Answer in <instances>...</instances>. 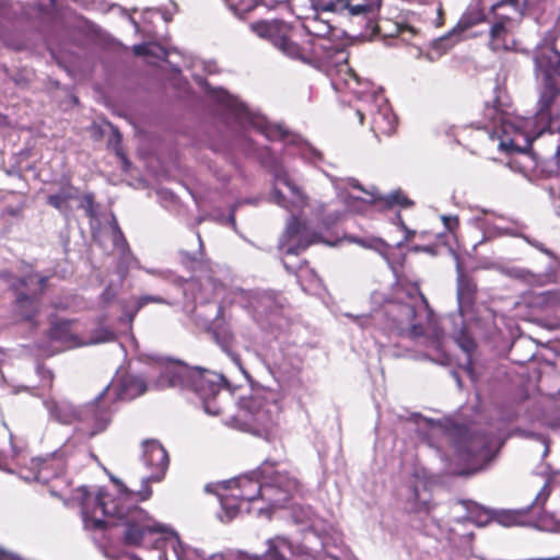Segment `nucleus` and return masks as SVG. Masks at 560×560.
<instances>
[{
  "label": "nucleus",
  "instance_id": "f257e3e1",
  "mask_svg": "<svg viewBox=\"0 0 560 560\" xmlns=\"http://www.w3.org/2000/svg\"><path fill=\"white\" fill-rule=\"evenodd\" d=\"M118 486V494L105 491L92 494L86 487L74 490L72 499L81 506L84 528L92 532H104L107 527H120L121 537L127 546L154 547L159 550V539L173 538L179 542L178 535L166 525L155 522L150 515L137 506L133 500L139 498L137 492L129 491L117 479L112 478Z\"/></svg>",
  "mask_w": 560,
  "mask_h": 560
},
{
  "label": "nucleus",
  "instance_id": "f03ea898",
  "mask_svg": "<svg viewBox=\"0 0 560 560\" xmlns=\"http://www.w3.org/2000/svg\"><path fill=\"white\" fill-rule=\"evenodd\" d=\"M249 28L285 57L324 71L331 80L339 75L342 67H349L347 52L326 37L330 26L325 22L308 21L305 25L308 36L302 42L298 40V30L279 20L255 22Z\"/></svg>",
  "mask_w": 560,
  "mask_h": 560
},
{
  "label": "nucleus",
  "instance_id": "7ed1b4c3",
  "mask_svg": "<svg viewBox=\"0 0 560 560\" xmlns=\"http://www.w3.org/2000/svg\"><path fill=\"white\" fill-rule=\"evenodd\" d=\"M158 371V378L149 385L138 375L120 376L98 395L97 401H103L104 397L112 394H115L118 399L130 400L144 394L149 388L179 387L194 390L208 415L217 416L222 411L221 388L224 381L222 375L208 370L189 368L179 362L160 364Z\"/></svg>",
  "mask_w": 560,
  "mask_h": 560
},
{
  "label": "nucleus",
  "instance_id": "20e7f679",
  "mask_svg": "<svg viewBox=\"0 0 560 560\" xmlns=\"http://www.w3.org/2000/svg\"><path fill=\"white\" fill-rule=\"evenodd\" d=\"M271 465L264 463L255 470L215 486L222 522L232 521L245 503L261 500L271 508H281L300 491V482L295 477L280 471L271 474Z\"/></svg>",
  "mask_w": 560,
  "mask_h": 560
},
{
  "label": "nucleus",
  "instance_id": "39448f33",
  "mask_svg": "<svg viewBox=\"0 0 560 560\" xmlns=\"http://www.w3.org/2000/svg\"><path fill=\"white\" fill-rule=\"evenodd\" d=\"M536 74L541 78L545 91L539 100V110L535 117H500L501 136L499 147L506 152H526L533 141L551 132L547 122L548 108L556 94L553 80L560 74V52L553 47H542L535 55Z\"/></svg>",
  "mask_w": 560,
  "mask_h": 560
},
{
  "label": "nucleus",
  "instance_id": "423d86ee",
  "mask_svg": "<svg viewBox=\"0 0 560 560\" xmlns=\"http://www.w3.org/2000/svg\"><path fill=\"white\" fill-rule=\"evenodd\" d=\"M417 432L431 444L445 436L453 444L458 458L470 466H481L490 462L499 447V438L472 431L457 424L451 418L433 420L419 413L410 417Z\"/></svg>",
  "mask_w": 560,
  "mask_h": 560
},
{
  "label": "nucleus",
  "instance_id": "0eeeda50",
  "mask_svg": "<svg viewBox=\"0 0 560 560\" xmlns=\"http://www.w3.org/2000/svg\"><path fill=\"white\" fill-rule=\"evenodd\" d=\"M332 88L338 93L355 96L359 122L362 125L369 118L371 130L377 138L395 132L396 116L382 90L376 89L370 81L361 80L349 67H342L339 75L332 79Z\"/></svg>",
  "mask_w": 560,
  "mask_h": 560
},
{
  "label": "nucleus",
  "instance_id": "6e6552de",
  "mask_svg": "<svg viewBox=\"0 0 560 560\" xmlns=\"http://www.w3.org/2000/svg\"><path fill=\"white\" fill-rule=\"evenodd\" d=\"M272 175L271 201L292 213L280 240V248L288 255H298L317 240V234L296 217L310 205L304 192L293 183L282 165H275Z\"/></svg>",
  "mask_w": 560,
  "mask_h": 560
},
{
  "label": "nucleus",
  "instance_id": "1a4fd4ad",
  "mask_svg": "<svg viewBox=\"0 0 560 560\" xmlns=\"http://www.w3.org/2000/svg\"><path fill=\"white\" fill-rule=\"evenodd\" d=\"M196 82L205 89L206 94L224 108H226L243 128H252L269 140H283L293 148L288 149L290 154H299L303 160L315 162L322 159L320 152L312 148L296 136H291L280 125L270 124L264 116L250 112L241 101L230 95L225 90L214 89L199 75Z\"/></svg>",
  "mask_w": 560,
  "mask_h": 560
},
{
  "label": "nucleus",
  "instance_id": "9d476101",
  "mask_svg": "<svg viewBox=\"0 0 560 560\" xmlns=\"http://www.w3.org/2000/svg\"><path fill=\"white\" fill-rule=\"evenodd\" d=\"M408 299V302H386L383 314L387 317V329L411 338L425 336L432 345H438L442 330L427 300L418 292L409 294Z\"/></svg>",
  "mask_w": 560,
  "mask_h": 560
},
{
  "label": "nucleus",
  "instance_id": "9b49d317",
  "mask_svg": "<svg viewBox=\"0 0 560 560\" xmlns=\"http://www.w3.org/2000/svg\"><path fill=\"white\" fill-rule=\"evenodd\" d=\"M332 184L337 191L338 199L345 205L343 209H331L332 205L323 202H315L311 206L314 208V213L322 218L324 224L327 226L335 224L345 210L360 212L363 210L365 203L383 201L384 205L388 207L395 205L409 207L412 205V202L399 191L388 194L385 197L376 196L374 191L365 190L354 178H336L332 179Z\"/></svg>",
  "mask_w": 560,
  "mask_h": 560
},
{
  "label": "nucleus",
  "instance_id": "f8f14e48",
  "mask_svg": "<svg viewBox=\"0 0 560 560\" xmlns=\"http://www.w3.org/2000/svg\"><path fill=\"white\" fill-rule=\"evenodd\" d=\"M281 405L272 392L255 393L242 400L230 424L265 440H270L280 421Z\"/></svg>",
  "mask_w": 560,
  "mask_h": 560
},
{
  "label": "nucleus",
  "instance_id": "ddd939ff",
  "mask_svg": "<svg viewBox=\"0 0 560 560\" xmlns=\"http://www.w3.org/2000/svg\"><path fill=\"white\" fill-rule=\"evenodd\" d=\"M457 269V303L458 312L463 318L462 327L454 331V338L462 350L467 354V363L470 364V355L475 350L476 343L468 335L466 322L475 319V296L477 285L471 278L464 273L458 258L456 257Z\"/></svg>",
  "mask_w": 560,
  "mask_h": 560
},
{
  "label": "nucleus",
  "instance_id": "4468645a",
  "mask_svg": "<svg viewBox=\"0 0 560 560\" xmlns=\"http://www.w3.org/2000/svg\"><path fill=\"white\" fill-rule=\"evenodd\" d=\"M43 404L50 418L62 424L72 423L78 419L93 421L96 429L91 432L92 435L103 431L110 420L109 410L100 404L97 399L80 411L70 402L66 400H57L52 397L44 399Z\"/></svg>",
  "mask_w": 560,
  "mask_h": 560
},
{
  "label": "nucleus",
  "instance_id": "2eb2a0df",
  "mask_svg": "<svg viewBox=\"0 0 560 560\" xmlns=\"http://www.w3.org/2000/svg\"><path fill=\"white\" fill-rule=\"evenodd\" d=\"M143 462L147 467L154 470L141 480V488L137 490V497L140 501L148 500L152 490L150 482H159L163 479L168 467V455L165 448L155 440L145 441L143 443Z\"/></svg>",
  "mask_w": 560,
  "mask_h": 560
},
{
  "label": "nucleus",
  "instance_id": "dca6fc26",
  "mask_svg": "<svg viewBox=\"0 0 560 560\" xmlns=\"http://www.w3.org/2000/svg\"><path fill=\"white\" fill-rule=\"evenodd\" d=\"M267 549L258 560H320L310 548L294 546L288 537L277 535L266 541Z\"/></svg>",
  "mask_w": 560,
  "mask_h": 560
},
{
  "label": "nucleus",
  "instance_id": "f3484780",
  "mask_svg": "<svg viewBox=\"0 0 560 560\" xmlns=\"http://www.w3.org/2000/svg\"><path fill=\"white\" fill-rule=\"evenodd\" d=\"M477 214L474 217V222L476 223L477 228L480 229L483 233V240L480 242L482 243L485 240H489L497 236H514V237H522L524 238L529 245L537 248L541 253L553 257V253L546 248L542 243L532 240L528 236L521 233L520 228H509V226H502L498 225L494 222H492L489 218V215L492 213L490 210L483 209V208H476Z\"/></svg>",
  "mask_w": 560,
  "mask_h": 560
},
{
  "label": "nucleus",
  "instance_id": "a211bd4d",
  "mask_svg": "<svg viewBox=\"0 0 560 560\" xmlns=\"http://www.w3.org/2000/svg\"><path fill=\"white\" fill-rule=\"evenodd\" d=\"M319 7L324 11L348 14L350 16H362L369 23L373 22L380 9L378 0H319Z\"/></svg>",
  "mask_w": 560,
  "mask_h": 560
},
{
  "label": "nucleus",
  "instance_id": "6ab92c4d",
  "mask_svg": "<svg viewBox=\"0 0 560 560\" xmlns=\"http://www.w3.org/2000/svg\"><path fill=\"white\" fill-rule=\"evenodd\" d=\"M46 281V277H40L37 275H28L24 279L20 280L21 287H25L27 291L32 293V295H28L25 292H20L16 299L19 313L24 319L31 320L35 315V296L37 293H42L44 291Z\"/></svg>",
  "mask_w": 560,
  "mask_h": 560
},
{
  "label": "nucleus",
  "instance_id": "aec40b11",
  "mask_svg": "<svg viewBox=\"0 0 560 560\" xmlns=\"http://www.w3.org/2000/svg\"><path fill=\"white\" fill-rule=\"evenodd\" d=\"M73 323L70 320L56 322L49 330L52 352L79 347L84 342L79 341Z\"/></svg>",
  "mask_w": 560,
  "mask_h": 560
},
{
  "label": "nucleus",
  "instance_id": "412c9836",
  "mask_svg": "<svg viewBox=\"0 0 560 560\" xmlns=\"http://www.w3.org/2000/svg\"><path fill=\"white\" fill-rule=\"evenodd\" d=\"M65 462L61 457L52 455L48 458H33L31 469L34 470L33 479L43 483L65 472Z\"/></svg>",
  "mask_w": 560,
  "mask_h": 560
},
{
  "label": "nucleus",
  "instance_id": "4be33fe9",
  "mask_svg": "<svg viewBox=\"0 0 560 560\" xmlns=\"http://www.w3.org/2000/svg\"><path fill=\"white\" fill-rule=\"evenodd\" d=\"M512 20L509 18L499 19L490 30L489 46L492 50L511 49L514 42L511 38Z\"/></svg>",
  "mask_w": 560,
  "mask_h": 560
},
{
  "label": "nucleus",
  "instance_id": "5701e85b",
  "mask_svg": "<svg viewBox=\"0 0 560 560\" xmlns=\"http://www.w3.org/2000/svg\"><path fill=\"white\" fill-rule=\"evenodd\" d=\"M480 19L471 18L469 15H464L458 23L444 36L438 38L434 42V47L439 50H447L454 44H456L460 39V35L475 25Z\"/></svg>",
  "mask_w": 560,
  "mask_h": 560
},
{
  "label": "nucleus",
  "instance_id": "b1692460",
  "mask_svg": "<svg viewBox=\"0 0 560 560\" xmlns=\"http://www.w3.org/2000/svg\"><path fill=\"white\" fill-rule=\"evenodd\" d=\"M114 243H115V246L120 248V250H121V257H120V262H119L118 268H119L120 272L122 275H125L129 268H132L137 264V260L131 255L129 247L127 245V242L124 238V236L117 225L115 226Z\"/></svg>",
  "mask_w": 560,
  "mask_h": 560
},
{
  "label": "nucleus",
  "instance_id": "393cba45",
  "mask_svg": "<svg viewBox=\"0 0 560 560\" xmlns=\"http://www.w3.org/2000/svg\"><path fill=\"white\" fill-rule=\"evenodd\" d=\"M149 303H158V304H167V301L160 295H142L135 301V305L132 307L126 306L124 308V314L121 316V320L126 322L130 325L136 317L137 313L148 305Z\"/></svg>",
  "mask_w": 560,
  "mask_h": 560
},
{
  "label": "nucleus",
  "instance_id": "a878e982",
  "mask_svg": "<svg viewBox=\"0 0 560 560\" xmlns=\"http://www.w3.org/2000/svg\"><path fill=\"white\" fill-rule=\"evenodd\" d=\"M291 516L296 524L305 525L310 528H315L318 523V517L310 506L294 505Z\"/></svg>",
  "mask_w": 560,
  "mask_h": 560
},
{
  "label": "nucleus",
  "instance_id": "bb28decb",
  "mask_svg": "<svg viewBox=\"0 0 560 560\" xmlns=\"http://www.w3.org/2000/svg\"><path fill=\"white\" fill-rule=\"evenodd\" d=\"M132 49L136 56L152 57L155 59H164L167 56L165 48L156 43L135 45Z\"/></svg>",
  "mask_w": 560,
  "mask_h": 560
},
{
  "label": "nucleus",
  "instance_id": "cd10ccee",
  "mask_svg": "<svg viewBox=\"0 0 560 560\" xmlns=\"http://www.w3.org/2000/svg\"><path fill=\"white\" fill-rule=\"evenodd\" d=\"M74 197V191L71 188L62 189L61 191L49 195L47 198L48 205L56 208L59 211H66L68 209V202Z\"/></svg>",
  "mask_w": 560,
  "mask_h": 560
},
{
  "label": "nucleus",
  "instance_id": "c85d7f7f",
  "mask_svg": "<svg viewBox=\"0 0 560 560\" xmlns=\"http://www.w3.org/2000/svg\"><path fill=\"white\" fill-rule=\"evenodd\" d=\"M229 8L237 15L252 11L259 0H224Z\"/></svg>",
  "mask_w": 560,
  "mask_h": 560
},
{
  "label": "nucleus",
  "instance_id": "c756f323",
  "mask_svg": "<svg viewBox=\"0 0 560 560\" xmlns=\"http://www.w3.org/2000/svg\"><path fill=\"white\" fill-rule=\"evenodd\" d=\"M380 313L376 314H361L354 315L351 313H345L343 316L350 318L354 324H357L362 329H365L373 325L376 320H378Z\"/></svg>",
  "mask_w": 560,
  "mask_h": 560
},
{
  "label": "nucleus",
  "instance_id": "7c9ffc66",
  "mask_svg": "<svg viewBox=\"0 0 560 560\" xmlns=\"http://www.w3.org/2000/svg\"><path fill=\"white\" fill-rule=\"evenodd\" d=\"M115 336H116L115 332L113 330H110L109 328L100 327L94 330L90 340L84 342V345L109 342L115 339Z\"/></svg>",
  "mask_w": 560,
  "mask_h": 560
},
{
  "label": "nucleus",
  "instance_id": "2f4dec72",
  "mask_svg": "<svg viewBox=\"0 0 560 560\" xmlns=\"http://www.w3.org/2000/svg\"><path fill=\"white\" fill-rule=\"evenodd\" d=\"M215 339H217L218 343L220 345V347L222 348V350L224 352H226V354L229 357H231L233 362H235L236 364H240L238 355L231 350L232 336L228 332H224L222 336L220 332H215Z\"/></svg>",
  "mask_w": 560,
  "mask_h": 560
},
{
  "label": "nucleus",
  "instance_id": "473e14b6",
  "mask_svg": "<svg viewBox=\"0 0 560 560\" xmlns=\"http://www.w3.org/2000/svg\"><path fill=\"white\" fill-rule=\"evenodd\" d=\"M493 521L504 527H511L518 523V515L512 511H501L493 516Z\"/></svg>",
  "mask_w": 560,
  "mask_h": 560
},
{
  "label": "nucleus",
  "instance_id": "72a5a7b5",
  "mask_svg": "<svg viewBox=\"0 0 560 560\" xmlns=\"http://www.w3.org/2000/svg\"><path fill=\"white\" fill-rule=\"evenodd\" d=\"M541 298H542V303L546 306L553 307V306L560 305V292L559 291H547V292L542 293Z\"/></svg>",
  "mask_w": 560,
  "mask_h": 560
},
{
  "label": "nucleus",
  "instance_id": "f704fd0d",
  "mask_svg": "<svg viewBox=\"0 0 560 560\" xmlns=\"http://www.w3.org/2000/svg\"><path fill=\"white\" fill-rule=\"evenodd\" d=\"M441 219L445 229L454 236V232L458 228V218L456 215H442Z\"/></svg>",
  "mask_w": 560,
  "mask_h": 560
},
{
  "label": "nucleus",
  "instance_id": "c9c22d12",
  "mask_svg": "<svg viewBox=\"0 0 560 560\" xmlns=\"http://www.w3.org/2000/svg\"><path fill=\"white\" fill-rule=\"evenodd\" d=\"M351 241L354 242V243L360 244L363 247L376 248L377 250H381V248L384 246V243L382 241H380V240H374V241H371V242L368 243V242H365L363 240H359L357 237H352Z\"/></svg>",
  "mask_w": 560,
  "mask_h": 560
},
{
  "label": "nucleus",
  "instance_id": "e433bc0d",
  "mask_svg": "<svg viewBox=\"0 0 560 560\" xmlns=\"http://www.w3.org/2000/svg\"><path fill=\"white\" fill-rule=\"evenodd\" d=\"M83 207H84L88 215H90V217L96 215V210L94 209V201H93L92 195L89 194L84 197Z\"/></svg>",
  "mask_w": 560,
  "mask_h": 560
},
{
  "label": "nucleus",
  "instance_id": "4c0bfd02",
  "mask_svg": "<svg viewBox=\"0 0 560 560\" xmlns=\"http://www.w3.org/2000/svg\"><path fill=\"white\" fill-rule=\"evenodd\" d=\"M548 483L546 482L539 493L536 495L535 504L540 505L547 500L549 491L547 490Z\"/></svg>",
  "mask_w": 560,
  "mask_h": 560
},
{
  "label": "nucleus",
  "instance_id": "58836bf2",
  "mask_svg": "<svg viewBox=\"0 0 560 560\" xmlns=\"http://www.w3.org/2000/svg\"><path fill=\"white\" fill-rule=\"evenodd\" d=\"M197 238H198L199 249H201L202 248V241H201V237H200L199 234H197ZM185 255L187 256L188 260H190L191 262H196V261H198V257L197 256L201 257L202 253H201V250H199V253L194 255V256H191L189 254H186V253H185Z\"/></svg>",
  "mask_w": 560,
  "mask_h": 560
},
{
  "label": "nucleus",
  "instance_id": "ea45409f",
  "mask_svg": "<svg viewBox=\"0 0 560 560\" xmlns=\"http://www.w3.org/2000/svg\"><path fill=\"white\" fill-rule=\"evenodd\" d=\"M514 275L521 279H524L527 282H530L533 279V275L526 270H516Z\"/></svg>",
  "mask_w": 560,
  "mask_h": 560
},
{
  "label": "nucleus",
  "instance_id": "a19ab883",
  "mask_svg": "<svg viewBox=\"0 0 560 560\" xmlns=\"http://www.w3.org/2000/svg\"><path fill=\"white\" fill-rule=\"evenodd\" d=\"M0 560H21L16 556L0 549Z\"/></svg>",
  "mask_w": 560,
  "mask_h": 560
},
{
  "label": "nucleus",
  "instance_id": "79ce46f5",
  "mask_svg": "<svg viewBox=\"0 0 560 560\" xmlns=\"http://www.w3.org/2000/svg\"><path fill=\"white\" fill-rule=\"evenodd\" d=\"M207 282L212 284V295H215L218 293L220 287H221V283H219V282L218 283L217 282L212 283L210 278L207 280Z\"/></svg>",
  "mask_w": 560,
  "mask_h": 560
},
{
  "label": "nucleus",
  "instance_id": "37998d69",
  "mask_svg": "<svg viewBox=\"0 0 560 560\" xmlns=\"http://www.w3.org/2000/svg\"><path fill=\"white\" fill-rule=\"evenodd\" d=\"M228 223H230L231 225L235 226V219H234V210L231 211L229 218H228Z\"/></svg>",
  "mask_w": 560,
  "mask_h": 560
},
{
  "label": "nucleus",
  "instance_id": "c03bdc74",
  "mask_svg": "<svg viewBox=\"0 0 560 560\" xmlns=\"http://www.w3.org/2000/svg\"><path fill=\"white\" fill-rule=\"evenodd\" d=\"M560 159V145L557 147V151L552 158V160H559Z\"/></svg>",
  "mask_w": 560,
  "mask_h": 560
},
{
  "label": "nucleus",
  "instance_id": "a18cd8bd",
  "mask_svg": "<svg viewBox=\"0 0 560 560\" xmlns=\"http://www.w3.org/2000/svg\"><path fill=\"white\" fill-rule=\"evenodd\" d=\"M553 530H560V520L557 522V525L555 528H552Z\"/></svg>",
  "mask_w": 560,
  "mask_h": 560
},
{
  "label": "nucleus",
  "instance_id": "49530a36",
  "mask_svg": "<svg viewBox=\"0 0 560 560\" xmlns=\"http://www.w3.org/2000/svg\"><path fill=\"white\" fill-rule=\"evenodd\" d=\"M212 559L213 560H223V557L222 556H213Z\"/></svg>",
  "mask_w": 560,
  "mask_h": 560
},
{
  "label": "nucleus",
  "instance_id": "de8ad7c7",
  "mask_svg": "<svg viewBox=\"0 0 560 560\" xmlns=\"http://www.w3.org/2000/svg\"><path fill=\"white\" fill-rule=\"evenodd\" d=\"M327 560H339V559L337 557H335V556H328Z\"/></svg>",
  "mask_w": 560,
  "mask_h": 560
},
{
  "label": "nucleus",
  "instance_id": "09e8293b",
  "mask_svg": "<svg viewBox=\"0 0 560 560\" xmlns=\"http://www.w3.org/2000/svg\"><path fill=\"white\" fill-rule=\"evenodd\" d=\"M206 490H207V491H209V492H210V491H212V486H210V485H209V486H207V487H206Z\"/></svg>",
  "mask_w": 560,
  "mask_h": 560
},
{
  "label": "nucleus",
  "instance_id": "8fccbe9b",
  "mask_svg": "<svg viewBox=\"0 0 560 560\" xmlns=\"http://www.w3.org/2000/svg\"><path fill=\"white\" fill-rule=\"evenodd\" d=\"M264 510H265V508H264V506H259V508H258V512H259V513H261Z\"/></svg>",
  "mask_w": 560,
  "mask_h": 560
},
{
  "label": "nucleus",
  "instance_id": "3c124183",
  "mask_svg": "<svg viewBox=\"0 0 560 560\" xmlns=\"http://www.w3.org/2000/svg\"><path fill=\"white\" fill-rule=\"evenodd\" d=\"M131 22L133 23L135 27H136V28H138V24H137V22H136V21H133L132 19H131Z\"/></svg>",
  "mask_w": 560,
  "mask_h": 560
},
{
  "label": "nucleus",
  "instance_id": "603ef678",
  "mask_svg": "<svg viewBox=\"0 0 560 560\" xmlns=\"http://www.w3.org/2000/svg\"><path fill=\"white\" fill-rule=\"evenodd\" d=\"M163 18H164V21H166V22L168 21V18H166L165 14H163Z\"/></svg>",
  "mask_w": 560,
  "mask_h": 560
},
{
  "label": "nucleus",
  "instance_id": "864d4df0",
  "mask_svg": "<svg viewBox=\"0 0 560 560\" xmlns=\"http://www.w3.org/2000/svg\"><path fill=\"white\" fill-rule=\"evenodd\" d=\"M242 141L245 142L244 145H247V140L246 139H242Z\"/></svg>",
  "mask_w": 560,
  "mask_h": 560
},
{
  "label": "nucleus",
  "instance_id": "5fc2aeb1",
  "mask_svg": "<svg viewBox=\"0 0 560 560\" xmlns=\"http://www.w3.org/2000/svg\"><path fill=\"white\" fill-rule=\"evenodd\" d=\"M557 560H560V555L556 556Z\"/></svg>",
  "mask_w": 560,
  "mask_h": 560
},
{
  "label": "nucleus",
  "instance_id": "6e6d98bb",
  "mask_svg": "<svg viewBox=\"0 0 560 560\" xmlns=\"http://www.w3.org/2000/svg\"><path fill=\"white\" fill-rule=\"evenodd\" d=\"M0 469H2V466L0 465Z\"/></svg>",
  "mask_w": 560,
  "mask_h": 560
}]
</instances>
